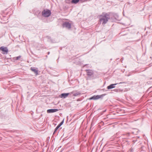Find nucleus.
Wrapping results in <instances>:
<instances>
[{"label":"nucleus","instance_id":"1","mask_svg":"<svg viewBox=\"0 0 152 152\" xmlns=\"http://www.w3.org/2000/svg\"><path fill=\"white\" fill-rule=\"evenodd\" d=\"M110 18V17L109 13H102L99 16V22L100 23H102V25H104L107 23Z\"/></svg>","mask_w":152,"mask_h":152},{"label":"nucleus","instance_id":"2","mask_svg":"<svg viewBox=\"0 0 152 152\" xmlns=\"http://www.w3.org/2000/svg\"><path fill=\"white\" fill-rule=\"evenodd\" d=\"M106 95V94H104L100 95H94L89 98V99L90 100H97L99 99H103V97Z\"/></svg>","mask_w":152,"mask_h":152},{"label":"nucleus","instance_id":"3","mask_svg":"<svg viewBox=\"0 0 152 152\" xmlns=\"http://www.w3.org/2000/svg\"><path fill=\"white\" fill-rule=\"evenodd\" d=\"M42 16L45 17H48L51 15V12L49 9H44L42 11Z\"/></svg>","mask_w":152,"mask_h":152},{"label":"nucleus","instance_id":"4","mask_svg":"<svg viewBox=\"0 0 152 152\" xmlns=\"http://www.w3.org/2000/svg\"><path fill=\"white\" fill-rule=\"evenodd\" d=\"M85 71L88 77L94 78V72L91 69H86Z\"/></svg>","mask_w":152,"mask_h":152},{"label":"nucleus","instance_id":"5","mask_svg":"<svg viewBox=\"0 0 152 152\" xmlns=\"http://www.w3.org/2000/svg\"><path fill=\"white\" fill-rule=\"evenodd\" d=\"M62 26L63 28H65L68 29H70L71 27V25L69 22L66 21L63 23Z\"/></svg>","mask_w":152,"mask_h":152},{"label":"nucleus","instance_id":"6","mask_svg":"<svg viewBox=\"0 0 152 152\" xmlns=\"http://www.w3.org/2000/svg\"><path fill=\"white\" fill-rule=\"evenodd\" d=\"M0 50L2 51V53L3 54H7L8 52V50L7 47L1 46L0 48Z\"/></svg>","mask_w":152,"mask_h":152},{"label":"nucleus","instance_id":"7","mask_svg":"<svg viewBox=\"0 0 152 152\" xmlns=\"http://www.w3.org/2000/svg\"><path fill=\"white\" fill-rule=\"evenodd\" d=\"M127 83L126 82H120L118 83H115V84H111L109 86H107V88L108 89H111L113 88H114L115 87V86L117 85V84H121L122 83Z\"/></svg>","mask_w":152,"mask_h":152},{"label":"nucleus","instance_id":"8","mask_svg":"<svg viewBox=\"0 0 152 152\" xmlns=\"http://www.w3.org/2000/svg\"><path fill=\"white\" fill-rule=\"evenodd\" d=\"M64 118L63 120L60 123L58 126L56 127L54 129V132L53 133V135L54 134L58 129L60 128V127L63 124L64 121Z\"/></svg>","mask_w":152,"mask_h":152},{"label":"nucleus","instance_id":"9","mask_svg":"<svg viewBox=\"0 0 152 152\" xmlns=\"http://www.w3.org/2000/svg\"><path fill=\"white\" fill-rule=\"evenodd\" d=\"M30 70L34 72L36 75H38V69L34 67H32L30 68Z\"/></svg>","mask_w":152,"mask_h":152},{"label":"nucleus","instance_id":"10","mask_svg":"<svg viewBox=\"0 0 152 152\" xmlns=\"http://www.w3.org/2000/svg\"><path fill=\"white\" fill-rule=\"evenodd\" d=\"M70 93H63L61 94L60 95V97L61 98L65 99L69 95Z\"/></svg>","mask_w":152,"mask_h":152},{"label":"nucleus","instance_id":"11","mask_svg":"<svg viewBox=\"0 0 152 152\" xmlns=\"http://www.w3.org/2000/svg\"><path fill=\"white\" fill-rule=\"evenodd\" d=\"M48 42H50L51 43H56V41L54 39L51 38V37L49 36L47 37Z\"/></svg>","mask_w":152,"mask_h":152},{"label":"nucleus","instance_id":"12","mask_svg":"<svg viewBox=\"0 0 152 152\" xmlns=\"http://www.w3.org/2000/svg\"><path fill=\"white\" fill-rule=\"evenodd\" d=\"M58 111V109H48L47 110V113H55V112H57Z\"/></svg>","mask_w":152,"mask_h":152},{"label":"nucleus","instance_id":"13","mask_svg":"<svg viewBox=\"0 0 152 152\" xmlns=\"http://www.w3.org/2000/svg\"><path fill=\"white\" fill-rule=\"evenodd\" d=\"M40 12H41L37 9H36L34 10L33 13L35 15L37 16V15L39 14Z\"/></svg>","mask_w":152,"mask_h":152},{"label":"nucleus","instance_id":"14","mask_svg":"<svg viewBox=\"0 0 152 152\" xmlns=\"http://www.w3.org/2000/svg\"><path fill=\"white\" fill-rule=\"evenodd\" d=\"M79 1L80 2V0H72L71 2L72 3L76 4Z\"/></svg>","mask_w":152,"mask_h":152},{"label":"nucleus","instance_id":"15","mask_svg":"<svg viewBox=\"0 0 152 152\" xmlns=\"http://www.w3.org/2000/svg\"><path fill=\"white\" fill-rule=\"evenodd\" d=\"M42 13H41V12H40L39 14H38L37 15V17L39 19H42Z\"/></svg>","mask_w":152,"mask_h":152},{"label":"nucleus","instance_id":"16","mask_svg":"<svg viewBox=\"0 0 152 152\" xmlns=\"http://www.w3.org/2000/svg\"><path fill=\"white\" fill-rule=\"evenodd\" d=\"M122 135L127 137H129L130 135V133L129 132H128L126 133L123 134Z\"/></svg>","mask_w":152,"mask_h":152},{"label":"nucleus","instance_id":"17","mask_svg":"<svg viewBox=\"0 0 152 152\" xmlns=\"http://www.w3.org/2000/svg\"><path fill=\"white\" fill-rule=\"evenodd\" d=\"M115 19L116 20H118V16L117 14H115L113 15Z\"/></svg>","mask_w":152,"mask_h":152},{"label":"nucleus","instance_id":"18","mask_svg":"<svg viewBox=\"0 0 152 152\" xmlns=\"http://www.w3.org/2000/svg\"><path fill=\"white\" fill-rule=\"evenodd\" d=\"M81 93L80 92H77L76 93H75L73 94V96H78L80 95Z\"/></svg>","mask_w":152,"mask_h":152},{"label":"nucleus","instance_id":"19","mask_svg":"<svg viewBox=\"0 0 152 152\" xmlns=\"http://www.w3.org/2000/svg\"><path fill=\"white\" fill-rule=\"evenodd\" d=\"M21 57V56H18L15 58V60H18Z\"/></svg>","mask_w":152,"mask_h":152},{"label":"nucleus","instance_id":"20","mask_svg":"<svg viewBox=\"0 0 152 152\" xmlns=\"http://www.w3.org/2000/svg\"><path fill=\"white\" fill-rule=\"evenodd\" d=\"M130 152H133L134 151V149L133 148H131L130 149Z\"/></svg>","mask_w":152,"mask_h":152},{"label":"nucleus","instance_id":"21","mask_svg":"<svg viewBox=\"0 0 152 152\" xmlns=\"http://www.w3.org/2000/svg\"><path fill=\"white\" fill-rule=\"evenodd\" d=\"M114 91L115 92H118V90L117 89H115L114 90Z\"/></svg>","mask_w":152,"mask_h":152},{"label":"nucleus","instance_id":"22","mask_svg":"<svg viewBox=\"0 0 152 152\" xmlns=\"http://www.w3.org/2000/svg\"><path fill=\"white\" fill-rule=\"evenodd\" d=\"M124 60V58L123 57H122V58H121V59H120V60L121 61V62H122V61Z\"/></svg>","mask_w":152,"mask_h":152},{"label":"nucleus","instance_id":"23","mask_svg":"<svg viewBox=\"0 0 152 152\" xmlns=\"http://www.w3.org/2000/svg\"><path fill=\"white\" fill-rule=\"evenodd\" d=\"M50 53V52H48V53H47V54L48 55H49Z\"/></svg>","mask_w":152,"mask_h":152},{"label":"nucleus","instance_id":"24","mask_svg":"<svg viewBox=\"0 0 152 152\" xmlns=\"http://www.w3.org/2000/svg\"><path fill=\"white\" fill-rule=\"evenodd\" d=\"M126 142H128V144H129V142H128V141H126Z\"/></svg>","mask_w":152,"mask_h":152},{"label":"nucleus","instance_id":"25","mask_svg":"<svg viewBox=\"0 0 152 152\" xmlns=\"http://www.w3.org/2000/svg\"><path fill=\"white\" fill-rule=\"evenodd\" d=\"M106 111V110H104V111H103V112H105Z\"/></svg>","mask_w":152,"mask_h":152},{"label":"nucleus","instance_id":"26","mask_svg":"<svg viewBox=\"0 0 152 152\" xmlns=\"http://www.w3.org/2000/svg\"><path fill=\"white\" fill-rule=\"evenodd\" d=\"M10 131L11 132H13V131H12L11 130H10Z\"/></svg>","mask_w":152,"mask_h":152},{"label":"nucleus","instance_id":"27","mask_svg":"<svg viewBox=\"0 0 152 152\" xmlns=\"http://www.w3.org/2000/svg\"><path fill=\"white\" fill-rule=\"evenodd\" d=\"M152 87H150V88H151Z\"/></svg>","mask_w":152,"mask_h":152},{"label":"nucleus","instance_id":"28","mask_svg":"<svg viewBox=\"0 0 152 152\" xmlns=\"http://www.w3.org/2000/svg\"><path fill=\"white\" fill-rule=\"evenodd\" d=\"M58 59H59V58H58V59H57L58 60Z\"/></svg>","mask_w":152,"mask_h":152},{"label":"nucleus","instance_id":"29","mask_svg":"<svg viewBox=\"0 0 152 152\" xmlns=\"http://www.w3.org/2000/svg\"><path fill=\"white\" fill-rule=\"evenodd\" d=\"M71 94H72V93H73L72 92H71Z\"/></svg>","mask_w":152,"mask_h":152}]
</instances>
